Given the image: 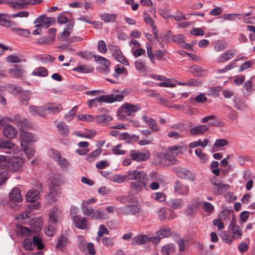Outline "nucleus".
<instances>
[{
	"mask_svg": "<svg viewBox=\"0 0 255 255\" xmlns=\"http://www.w3.org/2000/svg\"><path fill=\"white\" fill-rule=\"evenodd\" d=\"M10 14L6 13H0V25L10 28L17 34L26 36L28 34L27 30L16 27L15 22L9 20Z\"/></svg>",
	"mask_w": 255,
	"mask_h": 255,
	"instance_id": "obj_1",
	"label": "nucleus"
},
{
	"mask_svg": "<svg viewBox=\"0 0 255 255\" xmlns=\"http://www.w3.org/2000/svg\"><path fill=\"white\" fill-rule=\"evenodd\" d=\"M182 147L180 145H174L168 148L167 153L162 154V157L167 162L168 164H176L178 161L175 158L179 153L182 152Z\"/></svg>",
	"mask_w": 255,
	"mask_h": 255,
	"instance_id": "obj_2",
	"label": "nucleus"
},
{
	"mask_svg": "<svg viewBox=\"0 0 255 255\" xmlns=\"http://www.w3.org/2000/svg\"><path fill=\"white\" fill-rule=\"evenodd\" d=\"M20 192L19 188L15 187L13 188L9 193V201L8 206L15 210H18L20 207L17 203H20L23 201V198Z\"/></svg>",
	"mask_w": 255,
	"mask_h": 255,
	"instance_id": "obj_3",
	"label": "nucleus"
},
{
	"mask_svg": "<svg viewBox=\"0 0 255 255\" xmlns=\"http://www.w3.org/2000/svg\"><path fill=\"white\" fill-rule=\"evenodd\" d=\"M146 178V174L145 172L137 170H130L127 175L121 176L120 178L117 179V181L119 183L122 182L126 180L127 178L129 180H134L139 181H142Z\"/></svg>",
	"mask_w": 255,
	"mask_h": 255,
	"instance_id": "obj_4",
	"label": "nucleus"
},
{
	"mask_svg": "<svg viewBox=\"0 0 255 255\" xmlns=\"http://www.w3.org/2000/svg\"><path fill=\"white\" fill-rule=\"evenodd\" d=\"M108 48L115 59L125 65L128 66L129 65L128 62L126 57L123 56L120 48L118 45L110 44L108 45Z\"/></svg>",
	"mask_w": 255,
	"mask_h": 255,
	"instance_id": "obj_5",
	"label": "nucleus"
},
{
	"mask_svg": "<svg viewBox=\"0 0 255 255\" xmlns=\"http://www.w3.org/2000/svg\"><path fill=\"white\" fill-rule=\"evenodd\" d=\"M6 168L7 171H11L16 172L19 171L21 169L24 161L22 158L19 157H12L6 162Z\"/></svg>",
	"mask_w": 255,
	"mask_h": 255,
	"instance_id": "obj_6",
	"label": "nucleus"
},
{
	"mask_svg": "<svg viewBox=\"0 0 255 255\" xmlns=\"http://www.w3.org/2000/svg\"><path fill=\"white\" fill-rule=\"evenodd\" d=\"M173 172L180 178L191 181L195 179V175L189 170L181 167H175Z\"/></svg>",
	"mask_w": 255,
	"mask_h": 255,
	"instance_id": "obj_7",
	"label": "nucleus"
},
{
	"mask_svg": "<svg viewBox=\"0 0 255 255\" xmlns=\"http://www.w3.org/2000/svg\"><path fill=\"white\" fill-rule=\"evenodd\" d=\"M82 212L84 215L93 219H105L107 218L106 214L97 209L89 208L82 209Z\"/></svg>",
	"mask_w": 255,
	"mask_h": 255,
	"instance_id": "obj_8",
	"label": "nucleus"
},
{
	"mask_svg": "<svg viewBox=\"0 0 255 255\" xmlns=\"http://www.w3.org/2000/svg\"><path fill=\"white\" fill-rule=\"evenodd\" d=\"M150 155V154L148 151L132 150L129 153V156L132 159L137 162L146 161L149 158Z\"/></svg>",
	"mask_w": 255,
	"mask_h": 255,
	"instance_id": "obj_9",
	"label": "nucleus"
},
{
	"mask_svg": "<svg viewBox=\"0 0 255 255\" xmlns=\"http://www.w3.org/2000/svg\"><path fill=\"white\" fill-rule=\"evenodd\" d=\"M51 157L57 162L59 166L64 169L67 168L69 166V163L68 160L62 157L59 152L54 149H51Z\"/></svg>",
	"mask_w": 255,
	"mask_h": 255,
	"instance_id": "obj_10",
	"label": "nucleus"
},
{
	"mask_svg": "<svg viewBox=\"0 0 255 255\" xmlns=\"http://www.w3.org/2000/svg\"><path fill=\"white\" fill-rule=\"evenodd\" d=\"M13 121L15 124L19 125H23L26 122V119H22L19 115L14 116L13 120L8 117L0 116V128L2 127L4 128L6 124L11 123Z\"/></svg>",
	"mask_w": 255,
	"mask_h": 255,
	"instance_id": "obj_11",
	"label": "nucleus"
},
{
	"mask_svg": "<svg viewBox=\"0 0 255 255\" xmlns=\"http://www.w3.org/2000/svg\"><path fill=\"white\" fill-rule=\"evenodd\" d=\"M146 183L145 181L135 182L132 181L130 183L129 193L131 195H136L141 193L143 187H146Z\"/></svg>",
	"mask_w": 255,
	"mask_h": 255,
	"instance_id": "obj_12",
	"label": "nucleus"
},
{
	"mask_svg": "<svg viewBox=\"0 0 255 255\" xmlns=\"http://www.w3.org/2000/svg\"><path fill=\"white\" fill-rule=\"evenodd\" d=\"M141 109L138 105H132L129 103H126L121 107L122 112L127 115L131 116Z\"/></svg>",
	"mask_w": 255,
	"mask_h": 255,
	"instance_id": "obj_13",
	"label": "nucleus"
},
{
	"mask_svg": "<svg viewBox=\"0 0 255 255\" xmlns=\"http://www.w3.org/2000/svg\"><path fill=\"white\" fill-rule=\"evenodd\" d=\"M43 0H14V8L22 9L28 4L34 5L41 3Z\"/></svg>",
	"mask_w": 255,
	"mask_h": 255,
	"instance_id": "obj_14",
	"label": "nucleus"
},
{
	"mask_svg": "<svg viewBox=\"0 0 255 255\" xmlns=\"http://www.w3.org/2000/svg\"><path fill=\"white\" fill-rule=\"evenodd\" d=\"M17 130L13 126L6 124L2 129L3 135L8 138L12 139L17 135Z\"/></svg>",
	"mask_w": 255,
	"mask_h": 255,
	"instance_id": "obj_15",
	"label": "nucleus"
},
{
	"mask_svg": "<svg viewBox=\"0 0 255 255\" xmlns=\"http://www.w3.org/2000/svg\"><path fill=\"white\" fill-rule=\"evenodd\" d=\"M229 230L231 231L233 239H238L242 236V231L240 227L238 225H236L234 218L232 219L229 226Z\"/></svg>",
	"mask_w": 255,
	"mask_h": 255,
	"instance_id": "obj_16",
	"label": "nucleus"
},
{
	"mask_svg": "<svg viewBox=\"0 0 255 255\" xmlns=\"http://www.w3.org/2000/svg\"><path fill=\"white\" fill-rule=\"evenodd\" d=\"M60 197V191L59 189L50 187V192L46 196L47 202L51 204L56 203Z\"/></svg>",
	"mask_w": 255,
	"mask_h": 255,
	"instance_id": "obj_17",
	"label": "nucleus"
},
{
	"mask_svg": "<svg viewBox=\"0 0 255 255\" xmlns=\"http://www.w3.org/2000/svg\"><path fill=\"white\" fill-rule=\"evenodd\" d=\"M213 194L215 195H220L227 192L230 187L228 184H223L220 182L214 183Z\"/></svg>",
	"mask_w": 255,
	"mask_h": 255,
	"instance_id": "obj_18",
	"label": "nucleus"
},
{
	"mask_svg": "<svg viewBox=\"0 0 255 255\" xmlns=\"http://www.w3.org/2000/svg\"><path fill=\"white\" fill-rule=\"evenodd\" d=\"M235 53V50L230 49L226 51V52L220 54L216 59V62L218 63H223L232 59Z\"/></svg>",
	"mask_w": 255,
	"mask_h": 255,
	"instance_id": "obj_19",
	"label": "nucleus"
},
{
	"mask_svg": "<svg viewBox=\"0 0 255 255\" xmlns=\"http://www.w3.org/2000/svg\"><path fill=\"white\" fill-rule=\"evenodd\" d=\"M75 226L82 230H85L88 228V220L85 217L80 216H75L73 219Z\"/></svg>",
	"mask_w": 255,
	"mask_h": 255,
	"instance_id": "obj_20",
	"label": "nucleus"
},
{
	"mask_svg": "<svg viewBox=\"0 0 255 255\" xmlns=\"http://www.w3.org/2000/svg\"><path fill=\"white\" fill-rule=\"evenodd\" d=\"M208 130L209 127L207 125H198L191 128L189 132L192 135H203Z\"/></svg>",
	"mask_w": 255,
	"mask_h": 255,
	"instance_id": "obj_21",
	"label": "nucleus"
},
{
	"mask_svg": "<svg viewBox=\"0 0 255 255\" xmlns=\"http://www.w3.org/2000/svg\"><path fill=\"white\" fill-rule=\"evenodd\" d=\"M174 189L176 193L181 195H186L189 191L188 185L182 184L179 181L175 182Z\"/></svg>",
	"mask_w": 255,
	"mask_h": 255,
	"instance_id": "obj_22",
	"label": "nucleus"
},
{
	"mask_svg": "<svg viewBox=\"0 0 255 255\" xmlns=\"http://www.w3.org/2000/svg\"><path fill=\"white\" fill-rule=\"evenodd\" d=\"M49 179L51 183L50 187L54 188L58 187L63 183L62 176L59 174H51Z\"/></svg>",
	"mask_w": 255,
	"mask_h": 255,
	"instance_id": "obj_23",
	"label": "nucleus"
},
{
	"mask_svg": "<svg viewBox=\"0 0 255 255\" xmlns=\"http://www.w3.org/2000/svg\"><path fill=\"white\" fill-rule=\"evenodd\" d=\"M44 110L48 111L50 114H56L62 110V107L58 104L49 103L44 106Z\"/></svg>",
	"mask_w": 255,
	"mask_h": 255,
	"instance_id": "obj_24",
	"label": "nucleus"
},
{
	"mask_svg": "<svg viewBox=\"0 0 255 255\" xmlns=\"http://www.w3.org/2000/svg\"><path fill=\"white\" fill-rule=\"evenodd\" d=\"M21 141L24 144L35 142L37 140V137L33 133L27 131H21L20 133Z\"/></svg>",
	"mask_w": 255,
	"mask_h": 255,
	"instance_id": "obj_25",
	"label": "nucleus"
},
{
	"mask_svg": "<svg viewBox=\"0 0 255 255\" xmlns=\"http://www.w3.org/2000/svg\"><path fill=\"white\" fill-rule=\"evenodd\" d=\"M8 73L13 77L22 79L25 75V71L17 65H14L13 67L8 70Z\"/></svg>",
	"mask_w": 255,
	"mask_h": 255,
	"instance_id": "obj_26",
	"label": "nucleus"
},
{
	"mask_svg": "<svg viewBox=\"0 0 255 255\" xmlns=\"http://www.w3.org/2000/svg\"><path fill=\"white\" fill-rule=\"evenodd\" d=\"M61 216V212L56 207L52 209L49 216V221L51 224H56L59 222Z\"/></svg>",
	"mask_w": 255,
	"mask_h": 255,
	"instance_id": "obj_27",
	"label": "nucleus"
},
{
	"mask_svg": "<svg viewBox=\"0 0 255 255\" xmlns=\"http://www.w3.org/2000/svg\"><path fill=\"white\" fill-rule=\"evenodd\" d=\"M167 205L173 209H177L182 208L184 206V203L181 199L173 198L167 201Z\"/></svg>",
	"mask_w": 255,
	"mask_h": 255,
	"instance_id": "obj_28",
	"label": "nucleus"
},
{
	"mask_svg": "<svg viewBox=\"0 0 255 255\" xmlns=\"http://www.w3.org/2000/svg\"><path fill=\"white\" fill-rule=\"evenodd\" d=\"M94 57L95 60L97 62L105 66V67L104 68L105 74H106L109 73V71H110L109 67L111 65V63H110V61L108 59H107L104 57H103L101 56H99V55H94Z\"/></svg>",
	"mask_w": 255,
	"mask_h": 255,
	"instance_id": "obj_29",
	"label": "nucleus"
},
{
	"mask_svg": "<svg viewBox=\"0 0 255 255\" xmlns=\"http://www.w3.org/2000/svg\"><path fill=\"white\" fill-rule=\"evenodd\" d=\"M39 198L38 191L35 189H31L28 191L26 194L25 199L28 202H34Z\"/></svg>",
	"mask_w": 255,
	"mask_h": 255,
	"instance_id": "obj_30",
	"label": "nucleus"
},
{
	"mask_svg": "<svg viewBox=\"0 0 255 255\" xmlns=\"http://www.w3.org/2000/svg\"><path fill=\"white\" fill-rule=\"evenodd\" d=\"M29 113L33 116H38L44 118L45 110H44V106L37 107L35 106H30L29 107Z\"/></svg>",
	"mask_w": 255,
	"mask_h": 255,
	"instance_id": "obj_31",
	"label": "nucleus"
},
{
	"mask_svg": "<svg viewBox=\"0 0 255 255\" xmlns=\"http://www.w3.org/2000/svg\"><path fill=\"white\" fill-rule=\"evenodd\" d=\"M142 119L152 131H158L159 130V128L155 120L146 116H142Z\"/></svg>",
	"mask_w": 255,
	"mask_h": 255,
	"instance_id": "obj_32",
	"label": "nucleus"
},
{
	"mask_svg": "<svg viewBox=\"0 0 255 255\" xmlns=\"http://www.w3.org/2000/svg\"><path fill=\"white\" fill-rule=\"evenodd\" d=\"M148 236L145 235H139L132 239L131 244L133 246L141 245L148 242Z\"/></svg>",
	"mask_w": 255,
	"mask_h": 255,
	"instance_id": "obj_33",
	"label": "nucleus"
},
{
	"mask_svg": "<svg viewBox=\"0 0 255 255\" xmlns=\"http://www.w3.org/2000/svg\"><path fill=\"white\" fill-rule=\"evenodd\" d=\"M56 127L58 132L63 137H66L68 135L69 132V128L68 126L64 122H59Z\"/></svg>",
	"mask_w": 255,
	"mask_h": 255,
	"instance_id": "obj_34",
	"label": "nucleus"
},
{
	"mask_svg": "<svg viewBox=\"0 0 255 255\" xmlns=\"http://www.w3.org/2000/svg\"><path fill=\"white\" fill-rule=\"evenodd\" d=\"M73 71L81 74H87L91 73L93 71V68L87 65H79L77 67L73 68Z\"/></svg>",
	"mask_w": 255,
	"mask_h": 255,
	"instance_id": "obj_35",
	"label": "nucleus"
},
{
	"mask_svg": "<svg viewBox=\"0 0 255 255\" xmlns=\"http://www.w3.org/2000/svg\"><path fill=\"white\" fill-rule=\"evenodd\" d=\"M6 61L11 63H20L25 62L26 60L21 55H10L7 57Z\"/></svg>",
	"mask_w": 255,
	"mask_h": 255,
	"instance_id": "obj_36",
	"label": "nucleus"
},
{
	"mask_svg": "<svg viewBox=\"0 0 255 255\" xmlns=\"http://www.w3.org/2000/svg\"><path fill=\"white\" fill-rule=\"evenodd\" d=\"M41 21H42L44 24L49 26L54 22V19L52 17H46L45 15H42L36 18L34 21V23L36 24Z\"/></svg>",
	"mask_w": 255,
	"mask_h": 255,
	"instance_id": "obj_37",
	"label": "nucleus"
},
{
	"mask_svg": "<svg viewBox=\"0 0 255 255\" xmlns=\"http://www.w3.org/2000/svg\"><path fill=\"white\" fill-rule=\"evenodd\" d=\"M20 145L28 158H30L34 155L35 151L32 146L24 144L23 142H20Z\"/></svg>",
	"mask_w": 255,
	"mask_h": 255,
	"instance_id": "obj_38",
	"label": "nucleus"
},
{
	"mask_svg": "<svg viewBox=\"0 0 255 255\" xmlns=\"http://www.w3.org/2000/svg\"><path fill=\"white\" fill-rule=\"evenodd\" d=\"M117 15L109 13H104L100 15L101 19L105 22H113L115 21Z\"/></svg>",
	"mask_w": 255,
	"mask_h": 255,
	"instance_id": "obj_39",
	"label": "nucleus"
},
{
	"mask_svg": "<svg viewBox=\"0 0 255 255\" xmlns=\"http://www.w3.org/2000/svg\"><path fill=\"white\" fill-rule=\"evenodd\" d=\"M95 120L100 124H106L107 123L111 122L112 120V118L107 115H102L99 116H96Z\"/></svg>",
	"mask_w": 255,
	"mask_h": 255,
	"instance_id": "obj_40",
	"label": "nucleus"
},
{
	"mask_svg": "<svg viewBox=\"0 0 255 255\" xmlns=\"http://www.w3.org/2000/svg\"><path fill=\"white\" fill-rule=\"evenodd\" d=\"M228 144V141L227 139L224 138L218 139L215 140L212 147V150L213 151H217L218 148L225 146Z\"/></svg>",
	"mask_w": 255,
	"mask_h": 255,
	"instance_id": "obj_41",
	"label": "nucleus"
},
{
	"mask_svg": "<svg viewBox=\"0 0 255 255\" xmlns=\"http://www.w3.org/2000/svg\"><path fill=\"white\" fill-rule=\"evenodd\" d=\"M5 90L12 94H20L21 92V89L19 86L15 85L7 84L5 86Z\"/></svg>",
	"mask_w": 255,
	"mask_h": 255,
	"instance_id": "obj_42",
	"label": "nucleus"
},
{
	"mask_svg": "<svg viewBox=\"0 0 255 255\" xmlns=\"http://www.w3.org/2000/svg\"><path fill=\"white\" fill-rule=\"evenodd\" d=\"M8 178L7 169L6 168L5 163L3 166H0V185H1Z\"/></svg>",
	"mask_w": 255,
	"mask_h": 255,
	"instance_id": "obj_43",
	"label": "nucleus"
},
{
	"mask_svg": "<svg viewBox=\"0 0 255 255\" xmlns=\"http://www.w3.org/2000/svg\"><path fill=\"white\" fill-rule=\"evenodd\" d=\"M175 247L172 244H168L163 246L161 249L163 255H169L175 251Z\"/></svg>",
	"mask_w": 255,
	"mask_h": 255,
	"instance_id": "obj_44",
	"label": "nucleus"
},
{
	"mask_svg": "<svg viewBox=\"0 0 255 255\" xmlns=\"http://www.w3.org/2000/svg\"><path fill=\"white\" fill-rule=\"evenodd\" d=\"M14 147V144L11 141L0 138V148L11 149Z\"/></svg>",
	"mask_w": 255,
	"mask_h": 255,
	"instance_id": "obj_45",
	"label": "nucleus"
},
{
	"mask_svg": "<svg viewBox=\"0 0 255 255\" xmlns=\"http://www.w3.org/2000/svg\"><path fill=\"white\" fill-rule=\"evenodd\" d=\"M156 233L161 239L167 238L169 237L171 234V230L169 228L163 227H161L159 230H158Z\"/></svg>",
	"mask_w": 255,
	"mask_h": 255,
	"instance_id": "obj_46",
	"label": "nucleus"
},
{
	"mask_svg": "<svg viewBox=\"0 0 255 255\" xmlns=\"http://www.w3.org/2000/svg\"><path fill=\"white\" fill-rule=\"evenodd\" d=\"M78 246L79 249L83 252H86V245L87 244L86 239L82 236H78Z\"/></svg>",
	"mask_w": 255,
	"mask_h": 255,
	"instance_id": "obj_47",
	"label": "nucleus"
},
{
	"mask_svg": "<svg viewBox=\"0 0 255 255\" xmlns=\"http://www.w3.org/2000/svg\"><path fill=\"white\" fill-rule=\"evenodd\" d=\"M231 212L228 209L222 210L218 215V218L222 221H228L230 220Z\"/></svg>",
	"mask_w": 255,
	"mask_h": 255,
	"instance_id": "obj_48",
	"label": "nucleus"
},
{
	"mask_svg": "<svg viewBox=\"0 0 255 255\" xmlns=\"http://www.w3.org/2000/svg\"><path fill=\"white\" fill-rule=\"evenodd\" d=\"M227 44L226 42L220 40L218 41L214 45L213 49L215 51L219 52L224 50L227 47Z\"/></svg>",
	"mask_w": 255,
	"mask_h": 255,
	"instance_id": "obj_49",
	"label": "nucleus"
},
{
	"mask_svg": "<svg viewBox=\"0 0 255 255\" xmlns=\"http://www.w3.org/2000/svg\"><path fill=\"white\" fill-rule=\"evenodd\" d=\"M47 74L48 72L46 69L42 67L35 69L32 73L33 75L40 77H45L47 75Z\"/></svg>",
	"mask_w": 255,
	"mask_h": 255,
	"instance_id": "obj_50",
	"label": "nucleus"
},
{
	"mask_svg": "<svg viewBox=\"0 0 255 255\" xmlns=\"http://www.w3.org/2000/svg\"><path fill=\"white\" fill-rule=\"evenodd\" d=\"M150 180L151 181H155L163 184L165 182V178L164 177L161 175L156 173H152L150 174Z\"/></svg>",
	"mask_w": 255,
	"mask_h": 255,
	"instance_id": "obj_51",
	"label": "nucleus"
},
{
	"mask_svg": "<svg viewBox=\"0 0 255 255\" xmlns=\"http://www.w3.org/2000/svg\"><path fill=\"white\" fill-rule=\"evenodd\" d=\"M68 242L67 238L63 235H60L57 239V248H62L66 246Z\"/></svg>",
	"mask_w": 255,
	"mask_h": 255,
	"instance_id": "obj_52",
	"label": "nucleus"
},
{
	"mask_svg": "<svg viewBox=\"0 0 255 255\" xmlns=\"http://www.w3.org/2000/svg\"><path fill=\"white\" fill-rule=\"evenodd\" d=\"M17 232L18 234H21L23 236H29L31 234V231L27 227L22 225H17Z\"/></svg>",
	"mask_w": 255,
	"mask_h": 255,
	"instance_id": "obj_53",
	"label": "nucleus"
},
{
	"mask_svg": "<svg viewBox=\"0 0 255 255\" xmlns=\"http://www.w3.org/2000/svg\"><path fill=\"white\" fill-rule=\"evenodd\" d=\"M32 93L28 90L21 92V102L23 104L27 105L28 101L30 99V97Z\"/></svg>",
	"mask_w": 255,
	"mask_h": 255,
	"instance_id": "obj_54",
	"label": "nucleus"
},
{
	"mask_svg": "<svg viewBox=\"0 0 255 255\" xmlns=\"http://www.w3.org/2000/svg\"><path fill=\"white\" fill-rule=\"evenodd\" d=\"M234 106L237 110L243 111L246 110L247 108L246 104L243 101L239 100H234Z\"/></svg>",
	"mask_w": 255,
	"mask_h": 255,
	"instance_id": "obj_55",
	"label": "nucleus"
},
{
	"mask_svg": "<svg viewBox=\"0 0 255 255\" xmlns=\"http://www.w3.org/2000/svg\"><path fill=\"white\" fill-rule=\"evenodd\" d=\"M77 109L78 107L75 106L65 115V119L67 122H70L73 119L76 113Z\"/></svg>",
	"mask_w": 255,
	"mask_h": 255,
	"instance_id": "obj_56",
	"label": "nucleus"
},
{
	"mask_svg": "<svg viewBox=\"0 0 255 255\" xmlns=\"http://www.w3.org/2000/svg\"><path fill=\"white\" fill-rule=\"evenodd\" d=\"M102 153V150L100 148H98L93 152H91L89 154H88L86 159L88 161L90 162H92L94 160V159Z\"/></svg>",
	"mask_w": 255,
	"mask_h": 255,
	"instance_id": "obj_57",
	"label": "nucleus"
},
{
	"mask_svg": "<svg viewBox=\"0 0 255 255\" xmlns=\"http://www.w3.org/2000/svg\"><path fill=\"white\" fill-rule=\"evenodd\" d=\"M33 242L34 247L36 246L37 249L41 250L44 249V245L43 244L41 239L35 236L33 237Z\"/></svg>",
	"mask_w": 255,
	"mask_h": 255,
	"instance_id": "obj_58",
	"label": "nucleus"
},
{
	"mask_svg": "<svg viewBox=\"0 0 255 255\" xmlns=\"http://www.w3.org/2000/svg\"><path fill=\"white\" fill-rule=\"evenodd\" d=\"M135 67L138 71L144 72L146 70L145 61L138 59L135 62Z\"/></svg>",
	"mask_w": 255,
	"mask_h": 255,
	"instance_id": "obj_59",
	"label": "nucleus"
},
{
	"mask_svg": "<svg viewBox=\"0 0 255 255\" xmlns=\"http://www.w3.org/2000/svg\"><path fill=\"white\" fill-rule=\"evenodd\" d=\"M151 198L157 202H163L165 200V194L162 192H156L152 194Z\"/></svg>",
	"mask_w": 255,
	"mask_h": 255,
	"instance_id": "obj_60",
	"label": "nucleus"
},
{
	"mask_svg": "<svg viewBox=\"0 0 255 255\" xmlns=\"http://www.w3.org/2000/svg\"><path fill=\"white\" fill-rule=\"evenodd\" d=\"M211 121L209 123V125L211 126L216 127H222L224 126V124L221 119L217 118L215 116V118L211 120Z\"/></svg>",
	"mask_w": 255,
	"mask_h": 255,
	"instance_id": "obj_61",
	"label": "nucleus"
},
{
	"mask_svg": "<svg viewBox=\"0 0 255 255\" xmlns=\"http://www.w3.org/2000/svg\"><path fill=\"white\" fill-rule=\"evenodd\" d=\"M23 247L27 250H32L34 248V245L33 239L31 240L29 238L25 239L23 243Z\"/></svg>",
	"mask_w": 255,
	"mask_h": 255,
	"instance_id": "obj_62",
	"label": "nucleus"
},
{
	"mask_svg": "<svg viewBox=\"0 0 255 255\" xmlns=\"http://www.w3.org/2000/svg\"><path fill=\"white\" fill-rule=\"evenodd\" d=\"M98 50L103 54H105L107 51V47L106 42L103 40H100L98 42Z\"/></svg>",
	"mask_w": 255,
	"mask_h": 255,
	"instance_id": "obj_63",
	"label": "nucleus"
},
{
	"mask_svg": "<svg viewBox=\"0 0 255 255\" xmlns=\"http://www.w3.org/2000/svg\"><path fill=\"white\" fill-rule=\"evenodd\" d=\"M122 145L121 144H118L112 147V152L114 154L123 155L126 153V151L122 148Z\"/></svg>",
	"mask_w": 255,
	"mask_h": 255,
	"instance_id": "obj_64",
	"label": "nucleus"
}]
</instances>
